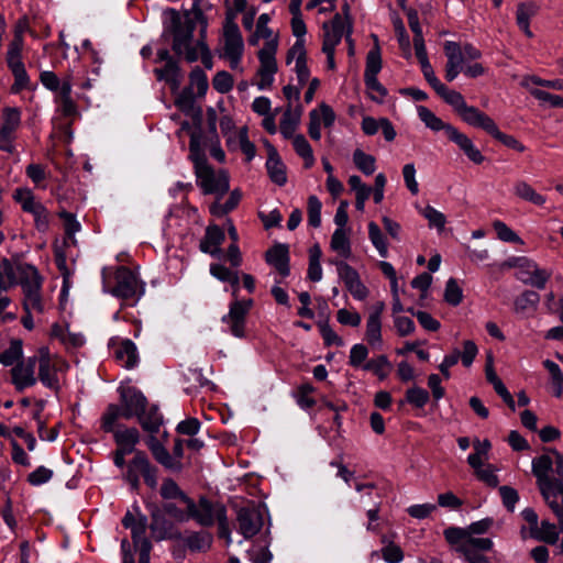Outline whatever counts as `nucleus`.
Returning <instances> with one entry per match:
<instances>
[{"label": "nucleus", "mask_w": 563, "mask_h": 563, "mask_svg": "<svg viewBox=\"0 0 563 563\" xmlns=\"http://www.w3.org/2000/svg\"><path fill=\"white\" fill-rule=\"evenodd\" d=\"M540 295L532 289L523 290L514 301V311L517 314H525L527 311L534 312L538 310Z\"/></svg>", "instance_id": "nucleus-29"}, {"label": "nucleus", "mask_w": 563, "mask_h": 563, "mask_svg": "<svg viewBox=\"0 0 563 563\" xmlns=\"http://www.w3.org/2000/svg\"><path fill=\"white\" fill-rule=\"evenodd\" d=\"M10 374L11 383L18 393H23L26 388L34 386L37 380L34 374L21 372V367H12Z\"/></svg>", "instance_id": "nucleus-43"}, {"label": "nucleus", "mask_w": 563, "mask_h": 563, "mask_svg": "<svg viewBox=\"0 0 563 563\" xmlns=\"http://www.w3.org/2000/svg\"><path fill=\"white\" fill-rule=\"evenodd\" d=\"M21 123V111L19 108L7 107L3 109L1 126H0V142L12 141L14 131Z\"/></svg>", "instance_id": "nucleus-22"}, {"label": "nucleus", "mask_w": 563, "mask_h": 563, "mask_svg": "<svg viewBox=\"0 0 563 563\" xmlns=\"http://www.w3.org/2000/svg\"><path fill=\"white\" fill-rule=\"evenodd\" d=\"M375 41V45L369 49L366 55V66L364 71V78L377 77L383 67L380 47L378 45V37L372 34Z\"/></svg>", "instance_id": "nucleus-31"}, {"label": "nucleus", "mask_w": 563, "mask_h": 563, "mask_svg": "<svg viewBox=\"0 0 563 563\" xmlns=\"http://www.w3.org/2000/svg\"><path fill=\"white\" fill-rule=\"evenodd\" d=\"M534 3H519L517 7L516 19L518 27L529 37L532 36L530 31V18L537 13Z\"/></svg>", "instance_id": "nucleus-40"}, {"label": "nucleus", "mask_w": 563, "mask_h": 563, "mask_svg": "<svg viewBox=\"0 0 563 563\" xmlns=\"http://www.w3.org/2000/svg\"><path fill=\"white\" fill-rule=\"evenodd\" d=\"M300 122H298V115H292L291 106L289 104L285 113L280 119L279 130L284 139H294L295 132Z\"/></svg>", "instance_id": "nucleus-51"}, {"label": "nucleus", "mask_w": 563, "mask_h": 563, "mask_svg": "<svg viewBox=\"0 0 563 563\" xmlns=\"http://www.w3.org/2000/svg\"><path fill=\"white\" fill-rule=\"evenodd\" d=\"M120 404H109L100 418V429L112 431L114 422L121 418L130 420L139 418L148 406V400L141 389L134 386L118 388Z\"/></svg>", "instance_id": "nucleus-2"}, {"label": "nucleus", "mask_w": 563, "mask_h": 563, "mask_svg": "<svg viewBox=\"0 0 563 563\" xmlns=\"http://www.w3.org/2000/svg\"><path fill=\"white\" fill-rule=\"evenodd\" d=\"M264 260L266 264L273 266L283 278L290 275V252L288 244L275 242L265 252Z\"/></svg>", "instance_id": "nucleus-11"}, {"label": "nucleus", "mask_w": 563, "mask_h": 563, "mask_svg": "<svg viewBox=\"0 0 563 563\" xmlns=\"http://www.w3.org/2000/svg\"><path fill=\"white\" fill-rule=\"evenodd\" d=\"M38 379L47 388L52 390L59 389L58 376L54 365H47L46 361L38 364Z\"/></svg>", "instance_id": "nucleus-49"}, {"label": "nucleus", "mask_w": 563, "mask_h": 563, "mask_svg": "<svg viewBox=\"0 0 563 563\" xmlns=\"http://www.w3.org/2000/svg\"><path fill=\"white\" fill-rule=\"evenodd\" d=\"M368 349L362 343L354 344L350 350L349 365L354 368H363V365L367 362Z\"/></svg>", "instance_id": "nucleus-60"}, {"label": "nucleus", "mask_w": 563, "mask_h": 563, "mask_svg": "<svg viewBox=\"0 0 563 563\" xmlns=\"http://www.w3.org/2000/svg\"><path fill=\"white\" fill-rule=\"evenodd\" d=\"M41 84L49 91L60 95L63 89V81L59 77L51 70H43L40 73Z\"/></svg>", "instance_id": "nucleus-63"}, {"label": "nucleus", "mask_w": 563, "mask_h": 563, "mask_svg": "<svg viewBox=\"0 0 563 563\" xmlns=\"http://www.w3.org/2000/svg\"><path fill=\"white\" fill-rule=\"evenodd\" d=\"M444 300L453 307L459 306L463 300V290L453 277L449 278L445 284Z\"/></svg>", "instance_id": "nucleus-59"}, {"label": "nucleus", "mask_w": 563, "mask_h": 563, "mask_svg": "<svg viewBox=\"0 0 563 563\" xmlns=\"http://www.w3.org/2000/svg\"><path fill=\"white\" fill-rule=\"evenodd\" d=\"M353 162L358 170L364 175L369 176L374 174L376 166V159L373 155L366 154L362 150L357 148L353 153Z\"/></svg>", "instance_id": "nucleus-53"}, {"label": "nucleus", "mask_w": 563, "mask_h": 563, "mask_svg": "<svg viewBox=\"0 0 563 563\" xmlns=\"http://www.w3.org/2000/svg\"><path fill=\"white\" fill-rule=\"evenodd\" d=\"M316 388L310 382L302 383L298 386L296 397L297 404L301 409H312L317 405L316 399L310 397Z\"/></svg>", "instance_id": "nucleus-55"}, {"label": "nucleus", "mask_w": 563, "mask_h": 563, "mask_svg": "<svg viewBox=\"0 0 563 563\" xmlns=\"http://www.w3.org/2000/svg\"><path fill=\"white\" fill-rule=\"evenodd\" d=\"M154 75L158 81L166 82L172 95L176 96L181 91L180 86L183 79V70L180 66L177 67L175 73L172 70L154 69Z\"/></svg>", "instance_id": "nucleus-38"}, {"label": "nucleus", "mask_w": 563, "mask_h": 563, "mask_svg": "<svg viewBox=\"0 0 563 563\" xmlns=\"http://www.w3.org/2000/svg\"><path fill=\"white\" fill-rule=\"evenodd\" d=\"M137 422L143 431L158 433L161 427L164 424V417L159 411V406L157 404L147 406L144 413L140 415L137 418Z\"/></svg>", "instance_id": "nucleus-23"}, {"label": "nucleus", "mask_w": 563, "mask_h": 563, "mask_svg": "<svg viewBox=\"0 0 563 563\" xmlns=\"http://www.w3.org/2000/svg\"><path fill=\"white\" fill-rule=\"evenodd\" d=\"M233 84V76L227 70L218 71L212 79L213 89L220 93H228L231 91Z\"/></svg>", "instance_id": "nucleus-62"}, {"label": "nucleus", "mask_w": 563, "mask_h": 563, "mask_svg": "<svg viewBox=\"0 0 563 563\" xmlns=\"http://www.w3.org/2000/svg\"><path fill=\"white\" fill-rule=\"evenodd\" d=\"M531 276L523 277V276H517V279L523 283L525 285H529L533 288H537L539 290H543L547 287V284L549 279L552 276V273L540 268L539 265L536 263V266H531Z\"/></svg>", "instance_id": "nucleus-35"}, {"label": "nucleus", "mask_w": 563, "mask_h": 563, "mask_svg": "<svg viewBox=\"0 0 563 563\" xmlns=\"http://www.w3.org/2000/svg\"><path fill=\"white\" fill-rule=\"evenodd\" d=\"M36 409L33 411L32 418L37 423V433L41 440L54 442L59 434V426H56L49 430L48 435H44V430L46 429V422L41 419V413L45 407V400L38 399L35 401Z\"/></svg>", "instance_id": "nucleus-37"}, {"label": "nucleus", "mask_w": 563, "mask_h": 563, "mask_svg": "<svg viewBox=\"0 0 563 563\" xmlns=\"http://www.w3.org/2000/svg\"><path fill=\"white\" fill-rule=\"evenodd\" d=\"M385 309V303L383 301H378L371 311L367 322H366V332L365 339L367 343L372 347H376L377 345H382V313Z\"/></svg>", "instance_id": "nucleus-15"}, {"label": "nucleus", "mask_w": 563, "mask_h": 563, "mask_svg": "<svg viewBox=\"0 0 563 563\" xmlns=\"http://www.w3.org/2000/svg\"><path fill=\"white\" fill-rule=\"evenodd\" d=\"M13 199L21 205L24 212L33 214L38 210L43 211L44 205L35 201L34 194L30 188H16L13 194Z\"/></svg>", "instance_id": "nucleus-30"}, {"label": "nucleus", "mask_w": 563, "mask_h": 563, "mask_svg": "<svg viewBox=\"0 0 563 563\" xmlns=\"http://www.w3.org/2000/svg\"><path fill=\"white\" fill-rule=\"evenodd\" d=\"M493 358L489 356L488 362L485 367L486 379L490 383L496 391V394L504 400V402L508 406L511 411L516 410V402L512 395L509 393L503 380L496 374L493 367Z\"/></svg>", "instance_id": "nucleus-21"}, {"label": "nucleus", "mask_w": 563, "mask_h": 563, "mask_svg": "<svg viewBox=\"0 0 563 563\" xmlns=\"http://www.w3.org/2000/svg\"><path fill=\"white\" fill-rule=\"evenodd\" d=\"M196 177L197 185L205 195H217L218 199H220L230 190V179L223 170L216 175L213 168L210 167Z\"/></svg>", "instance_id": "nucleus-7"}, {"label": "nucleus", "mask_w": 563, "mask_h": 563, "mask_svg": "<svg viewBox=\"0 0 563 563\" xmlns=\"http://www.w3.org/2000/svg\"><path fill=\"white\" fill-rule=\"evenodd\" d=\"M267 151V161L265 164L269 179L277 186H284L287 183V167L282 161L276 147L267 140L264 142Z\"/></svg>", "instance_id": "nucleus-12"}, {"label": "nucleus", "mask_w": 563, "mask_h": 563, "mask_svg": "<svg viewBox=\"0 0 563 563\" xmlns=\"http://www.w3.org/2000/svg\"><path fill=\"white\" fill-rule=\"evenodd\" d=\"M329 262L330 264L335 265L339 278L344 283V285L350 284L351 286L352 283L360 279L358 272L346 262L336 258H332Z\"/></svg>", "instance_id": "nucleus-52"}, {"label": "nucleus", "mask_w": 563, "mask_h": 563, "mask_svg": "<svg viewBox=\"0 0 563 563\" xmlns=\"http://www.w3.org/2000/svg\"><path fill=\"white\" fill-rule=\"evenodd\" d=\"M330 246L345 260L352 256V246L346 229H335L331 236Z\"/></svg>", "instance_id": "nucleus-33"}, {"label": "nucleus", "mask_w": 563, "mask_h": 563, "mask_svg": "<svg viewBox=\"0 0 563 563\" xmlns=\"http://www.w3.org/2000/svg\"><path fill=\"white\" fill-rule=\"evenodd\" d=\"M151 453L154 460L166 470L173 473H179L184 470L183 462L173 459L172 454L163 443L155 448L154 451H151Z\"/></svg>", "instance_id": "nucleus-34"}, {"label": "nucleus", "mask_w": 563, "mask_h": 563, "mask_svg": "<svg viewBox=\"0 0 563 563\" xmlns=\"http://www.w3.org/2000/svg\"><path fill=\"white\" fill-rule=\"evenodd\" d=\"M115 285L110 294L128 306H135L145 292V283L128 266H119L114 273Z\"/></svg>", "instance_id": "nucleus-5"}, {"label": "nucleus", "mask_w": 563, "mask_h": 563, "mask_svg": "<svg viewBox=\"0 0 563 563\" xmlns=\"http://www.w3.org/2000/svg\"><path fill=\"white\" fill-rule=\"evenodd\" d=\"M115 358L119 361H124V367L126 369H132L139 364V353L135 343L130 339H123L120 343V346L114 352Z\"/></svg>", "instance_id": "nucleus-28"}, {"label": "nucleus", "mask_w": 563, "mask_h": 563, "mask_svg": "<svg viewBox=\"0 0 563 563\" xmlns=\"http://www.w3.org/2000/svg\"><path fill=\"white\" fill-rule=\"evenodd\" d=\"M489 135L494 137L496 141L500 142L506 147L517 151L519 153H522L527 150V147L515 136L501 132L497 124Z\"/></svg>", "instance_id": "nucleus-58"}, {"label": "nucleus", "mask_w": 563, "mask_h": 563, "mask_svg": "<svg viewBox=\"0 0 563 563\" xmlns=\"http://www.w3.org/2000/svg\"><path fill=\"white\" fill-rule=\"evenodd\" d=\"M321 208L322 203L320 199L311 195L307 200V212H308V224L312 228H319L321 225Z\"/></svg>", "instance_id": "nucleus-57"}, {"label": "nucleus", "mask_w": 563, "mask_h": 563, "mask_svg": "<svg viewBox=\"0 0 563 563\" xmlns=\"http://www.w3.org/2000/svg\"><path fill=\"white\" fill-rule=\"evenodd\" d=\"M236 520L239 532L245 539L255 537L264 525L263 514L256 507H241L238 510Z\"/></svg>", "instance_id": "nucleus-8"}, {"label": "nucleus", "mask_w": 563, "mask_h": 563, "mask_svg": "<svg viewBox=\"0 0 563 563\" xmlns=\"http://www.w3.org/2000/svg\"><path fill=\"white\" fill-rule=\"evenodd\" d=\"M320 334L323 339V345L325 347L342 346L344 344L343 339L338 335L329 324V317L325 316V320H319L317 322Z\"/></svg>", "instance_id": "nucleus-50"}, {"label": "nucleus", "mask_w": 563, "mask_h": 563, "mask_svg": "<svg viewBox=\"0 0 563 563\" xmlns=\"http://www.w3.org/2000/svg\"><path fill=\"white\" fill-rule=\"evenodd\" d=\"M224 241V230L218 224H209L206 228L205 236L200 240L199 250L213 258L222 260L224 251L221 249V245Z\"/></svg>", "instance_id": "nucleus-10"}, {"label": "nucleus", "mask_w": 563, "mask_h": 563, "mask_svg": "<svg viewBox=\"0 0 563 563\" xmlns=\"http://www.w3.org/2000/svg\"><path fill=\"white\" fill-rule=\"evenodd\" d=\"M493 228L497 234V238L500 241L514 244H523L522 239L505 222L500 220H495L493 222Z\"/></svg>", "instance_id": "nucleus-56"}, {"label": "nucleus", "mask_w": 563, "mask_h": 563, "mask_svg": "<svg viewBox=\"0 0 563 563\" xmlns=\"http://www.w3.org/2000/svg\"><path fill=\"white\" fill-rule=\"evenodd\" d=\"M559 533L556 526L549 520H542L541 528L532 529L533 539L551 545L559 541Z\"/></svg>", "instance_id": "nucleus-41"}, {"label": "nucleus", "mask_w": 563, "mask_h": 563, "mask_svg": "<svg viewBox=\"0 0 563 563\" xmlns=\"http://www.w3.org/2000/svg\"><path fill=\"white\" fill-rule=\"evenodd\" d=\"M429 400L430 395L428 390L415 385L406 390L405 400L400 401V406L406 401L413 407L421 409L429 402Z\"/></svg>", "instance_id": "nucleus-48"}, {"label": "nucleus", "mask_w": 563, "mask_h": 563, "mask_svg": "<svg viewBox=\"0 0 563 563\" xmlns=\"http://www.w3.org/2000/svg\"><path fill=\"white\" fill-rule=\"evenodd\" d=\"M71 81L70 79L63 80V89L60 95H57V100L59 102L60 112L64 117L69 118L74 117L78 113L77 104L71 99Z\"/></svg>", "instance_id": "nucleus-32"}, {"label": "nucleus", "mask_w": 563, "mask_h": 563, "mask_svg": "<svg viewBox=\"0 0 563 563\" xmlns=\"http://www.w3.org/2000/svg\"><path fill=\"white\" fill-rule=\"evenodd\" d=\"M292 140L294 150L303 159L305 168H311L314 164L313 151L302 134H297Z\"/></svg>", "instance_id": "nucleus-42"}, {"label": "nucleus", "mask_w": 563, "mask_h": 563, "mask_svg": "<svg viewBox=\"0 0 563 563\" xmlns=\"http://www.w3.org/2000/svg\"><path fill=\"white\" fill-rule=\"evenodd\" d=\"M553 471V461L550 455L542 454L532 460V474L536 476L540 486L541 495L548 500L549 495L545 492L544 485L549 483L553 477L549 476V473Z\"/></svg>", "instance_id": "nucleus-19"}, {"label": "nucleus", "mask_w": 563, "mask_h": 563, "mask_svg": "<svg viewBox=\"0 0 563 563\" xmlns=\"http://www.w3.org/2000/svg\"><path fill=\"white\" fill-rule=\"evenodd\" d=\"M159 496L163 501L167 500H178L184 504L186 507L190 504L191 497L180 488V486L172 478H164L161 488Z\"/></svg>", "instance_id": "nucleus-25"}, {"label": "nucleus", "mask_w": 563, "mask_h": 563, "mask_svg": "<svg viewBox=\"0 0 563 563\" xmlns=\"http://www.w3.org/2000/svg\"><path fill=\"white\" fill-rule=\"evenodd\" d=\"M322 30V48L331 47V49H335L346 33V26L340 13H335L330 22H324Z\"/></svg>", "instance_id": "nucleus-14"}, {"label": "nucleus", "mask_w": 563, "mask_h": 563, "mask_svg": "<svg viewBox=\"0 0 563 563\" xmlns=\"http://www.w3.org/2000/svg\"><path fill=\"white\" fill-rule=\"evenodd\" d=\"M254 299H236L229 303V312L221 318V322L229 325V332L236 339H246V321L254 307Z\"/></svg>", "instance_id": "nucleus-6"}, {"label": "nucleus", "mask_w": 563, "mask_h": 563, "mask_svg": "<svg viewBox=\"0 0 563 563\" xmlns=\"http://www.w3.org/2000/svg\"><path fill=\"white\" fill-rule=\"evenodd\" d=\"M112 431H104L106 433H112L115 445L124 444H139L141 441V434L135 427H124L119 421L113 423Z\"/></svg>", "instance_id": "nucleus-27"}, {"label": "nucleus", "mask_w": 563, "mask_h": 563, "mask_svg": "<svg viewBox=\"0 0 563 563\" xmlns=\"http://www.w3.org/2000/svg\"><path fill=\"white\" fill-rule=\"evenodd\" d=\"M515 194L522 200L529 201L536 206H543L545 197L538 194L528 183L521 180L515 185Z\"/></svg>", "instance_id": "nucleus-47"}, {"label": "nucleus", "mask_w": 563, "mask_h": 563, "mask_svg": "<svg viewBox=\"0 0 563 563\" xmlns=\"http://www.w3.org/2000/svg\"><path fill=\"white\" fill-rule=\"evenodd\" d=\"M201 426L198 418L190 417L178 422L175 430L178 434L195 437L199 433Z\"/></svg>", "instance_id": "nucleus-64"}, {"label": "nucleus", "mask_w": 563, "mask_h": 563, "mask_svg": "<svg viewBox=\"0 0 563 563\" xmlns=\"http://www.w3.org/2000/svg\"><path fill=\"white\" fill-rule=\"evenodd\" d=\"M449 141L454 143L472 163L481 165L485 162V156L477 148L474 142L456 128L449 136Z\"/></svg>", "instance_id": "nucleus-17"}, {"label": "nucleus", "mask_w": 563, "mask_h": 563, "mask_svg": "<svg viewBox=\"0 0 563 563\" xmlns=\"http://www.w3.org/2000/svg\"><path fill=\"white\" fill-rule=\"evenodd\" d=\"M188 86H191V89H194L195 86L197 87V96L198 97L206 96L208 88H209V82H208L207 74L205 73V70L201 67L195 66L191 69V71L189 74V85Z\"/></svg>", "instance_id": "nucleus-54"}, {"label": "nucleus", "mask_w": 563, "mask_h": 563, "mask_svg": "<svg viewBox=\"0 0 563 563\" xmlns=\"http://www.w3.org/2000/svg\"><path fill=\"white\" fill-rule=\"evenodd\" d=\"M16 268L20 276V285L24 294L23 310L25 313L21 322L25 329L33 330L34 320L29 301L32 303L33 309L38 312L43 311L44 307L41 290L44 279L36 266L31 263H18Z\"/></svg>", "instance_id": "nucleus-4"}, {"label": "nucleus", "mask_w": 563, "mask_h": 563, "mask_svg": "<svg viewBox=\"0 0 563 563\" xmlns=\"http://www.w3.org/2000/svg\"><path fill=\"white\" fill-rule=\"evenodd\" d=\"M444 538L446 542L455 548L464 544L470 538L466 528L451 526L444 530Z\"/></svg>", "instance_id": "nucleus-61"}, {"label": "nucleus", "mask_w": 563, "mask_h": 563, "mask_svg": "<svg viewBox=\"0 0 563 563\" xmlns=\"http://www.w3.org/2000/svg\"><path fill=\"white\" fill-rule=\"evenodd\" d=\"M132 466L139 471V476L143 477L145 485L155 489L158 484V467L151 463L145 451L135 452L132 457Z\"/></svg>", "instance_id": "nucleus-13"}, {"label": "nucleus", "mask_w": 563, "mask_h": 563, "mask_svg": "<svg viewBox=\"0 0 563 563\" xmlns=\"http://www.w3.org/2000/svg\"><path fill=\"white\" fill-rule=\"evenodd\" d=\"M368 238L375 249L378 251V254L386 258L388 256V244L385 235L383 234L378 224L374 221L368 223Z\"/></svg>", "instance_id": "nucleus-45"}, {"label": "nucleus", "mask_w": 563, "mask_h": 563, "mask_svg": "<svg viewBox=\"0 0 563 563\" xmlns=\"http://www.w3.org/2000/svg\"><path fill=\"white\" fill-rule=\"evenodd\" d=\"M179 541H183L190 552H207L212 547L213 536L205 530L192 531L187 537L183 536Z\"/></svg>", "instance_id": "nucleus-24"}, {"label": "nucleus", "mask_w": 563, "mask_h": 563, "mask_svg": "<svg viewBox=\"0 0 563 563\" xmlns=\"http://www.w3.org/2000/svg\"><path fill=\"white\" fill-rule=\"evenodd\" d=\"M8 67L14 77V82L11 86V92L16 95L22 90L30 89L31 80L24 63H14Z\"/></svg>", "instance_id": "nucleus-36"}, {"label": "nucleus", "mask_w": 563, "mask_h": 563, "mask_svg": "<svg viewBox=\"0 0 563 563\" xmlns=\"http://www.w3.org/2000/svg\"><path fill=\"white\" fill-rule=\"evenodd\" d=\"M174 103L175 107L184 114L198 107L196 104V95L194 89H191V86L184 87L181 91L175 96Z\"/></svg>", "instance_id": "nucleus-46"}, {"label": "nucleus", "mask_w": 563, "mask_h": 563, "mask_svg": "<svg viewBox=\"0 0 563 563\" xmlns=\"http://www.w3.org/2000/svg\"><path fill=\"white\" fill-rule=\"evenodd\" d=\"M143 501L151 516L150 530L154 533L156 541L183 539L181 531L175 527L174 522L184 523L190 520L187 507L180 508L175 500L158 504L151 497L143 498Z\"/></svg>", "instance_id": "nucleus-1"}, {"label": "nucleus", "mask_w": 563, "mask_h": 563, "mask_svg": "<svg viewBox=\"0 0 563 563\" xmlns=\"http://www.w3.org/2000/svg\"><path fill=\"white\" fill-rule=\"evenodd\" d=\"M459 115L468 125L479 128L488 134H490L496 126V122L489 115L474 106L467 104Z\"/></svg>", "instance_id": "nucleus-18"}, {"label": "nucleus", "mask_w": 563, "mask_h": 563, "mask_svg": "<svg viewBox=\"0 0 563 563\" xmlns=\"http://www.w3.org/2000/svg\"><path fill=\"white\" fill-rule=\"evenodd\" d=\"M23 360V342L21 339H12L10 346L1 353L0 363L3 366H15Z\"/></svg>", "instance_id": "nucleus-39"}, {"label": "nucleus", "mask_w": 563, "mask_h": 563, "mask_svg": "<svg viewBox=\"0 0 563 563\" xmlns=\"http://www.w3.org/2000/svg\"><path fill=\"white\" fill-rule=\"evenodd\" d=\"M418 110V117L419 119L426 124L427 128L430 130L438 132V131H444L446 137L452 134V132L455 130V126L444 122L442 119L437 117L430 109L419 106L417 108Z\"/></svg>", "instance_id": "nucleus-26"}, {"label": "nucleus", "mask_w": 563, "mask_h": 563, "mask_svg": "<svg viewBox=\"0 0 563 563\" xmlns=\"http://www.w3.org/2000/svg\"><path fill=\"white\" fill-rule=\"evenodd\" d=\"M203 143H206L205 136H200L199 132H191L189 141V158L194 164L196 176L211 167L202 146Z\"/></svg>", "instance_id": "nucleus-16"}, {"label": "nucleus", "mask_w": 563, "mask_h": 563, "mask_svg": "<svg viewBox=\"0 0 563 563\" xmlns=\"http://www.w3.org/2000/svg\"><path fill=\"white\" fill-rule=\"evenodd\" d=\"M437 95L440 96L448 104L454 108V110L460 114L461 111L467 106L463 95L455 90H450L444 84L442 85V89L438 88L435 90Z\"/></svg>", "instance_id": "nucleus-44"}, {"label": "nucleus", "mask_w": 563, "mask_h": 563, "mask_svg": "<svg viewBox=\"0 0 563 563\" xmlns=\"http://www.w3.org/2000/svg\"><path fill=\"white\" fill-rule=\"evenodd\" d=\"M190 519L195 520L198 525L205 528H210L214 525V515L218 508V503H213L206 495H200L198 503L192 498L187 506Z\"/></svg>", "instance_id": "nucleus-9"}, {"label": "nucleus", "mask_w": 563, "mask_h": 563, "mask_svg": "<svg viewBox=\"0 0 563 563\" xmlns=\"http://www.w3.org/2000/svg\"><path fill=\"white\" fill-rule=\"evenodd\" d=\"M170 14L169 23H165L163 37H172V49L180 60L185 58L187 63H195L199 59L197 47L194 46L196 25L191 19L181 20L180 14L174 8L166 10Z\"/></svg>", "instance_id": "nucleus-3"}, {"label": "nucleus", "mask_w": 563, "mask_h": 563, "mask_svg": "<svg viewBox=\"0 0 563 563\" xmlns=\"http://www.w3.org/2000/svg\"><path fill=\"white\" fill-rule=\"evenodd\" d=\"M244 41L235 22H229L224 27V56L243 55Z\"/></svg>", "instance_id": "nucleus-20"}]
</instances>
